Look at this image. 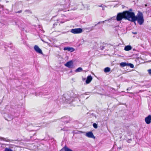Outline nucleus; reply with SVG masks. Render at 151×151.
Returning a JSON list of instances; mask_svg holds the SVG:
<instances>
[{
    "mask_svg": "<svg viewBox=\"0 0 151 151\" xmlns=\"http://www.w3.org/2000/svg\"><path fill=\"white\" fill-rule=\"evenodd\" d=\"M129 21L134 22L135 24V21H137L139 25H142L144 22L143 16L142 12L138 11L137 16H135L134 13L131 12L130 14Z\"/></svg>",
    "mask_w": 151,
    "mask_h": 151,
    "instance_id": "obj_1",
    "label": "nucleus"
},
{
    "mask_svg": "<svg viewBox=\"0 0 151 151\" xmlns=\"http://www.w3.org/2000/svg\"><path fill=\"white\" fill-rule=\"evenodd\" d=\"M131 12L129 11H124L122 12H119L117 14V15L116 17L114 16L111 18V19H113L115 20L116 19L117 21H121L123 19H125L130 20V14Z\"/></svg>",
    "mask_w": 151,
    "mask_h": 151,
    "instance_id": "obj_2",
    "label": "nucleus"
},
{
    "mask_svg": "<svg viewBox=\"0 0 151 151\" xmlns=\"http://www.w3.org/2000/svg\"><path fill=\"white\" fill-rule=\"evenodd\" d=\"M70 32L74 34H80L83 32V30L81 28H78L72 29Z\"/></svg>",
    "mask_w": 151,
    "mask_h": 151,
    "instance_id": "obj_3",
    "label": "nucleus"
},
{
    "mask_svg": "<svg viewBox=\"0 0 151 151\" xmlns=\"http://www.w3.org/2000/svg\"><path fill=\"white\" fill-rule=\"evenodd\" d=\"M4 116L6 120L8 121H10L12 120L14 117V116L10 114H7L5 113L4 114Z\"/></svg>",
    "mask_w": 151,
    "mask_h": 151,
    "instance_id": "obj_4",
    "label": "nucleus"
},
{
    "mask_svg": "<svg viewBox=\"0 0 151 151\" xmlns=\"http://www.w3.org/2000/svg\"><path fill=\"white\" fill-rule=\"evenodd\" d=\"M34 48L35 51L36 52H37L40 54H43L42 50L37 45H35Z\"/></svg>",
    "mask_w": 151,
    "mask_h": 151,
    "instance_id": "obj_5",
    "label": "nucleus"
},
{
    "mask_svg": "<svg viewBox=\"0 0 151 151\" xmlns=\"http://www.w3.org/2000/svg\"><path fill=\"white\" fill-rule=\"evenodd\" d=\"M47 93H48V92H46V91H45L39 92L38 93H36L35 96H36L42 97L43 95H47Z\"/></svg>",
    "mask_w": 151,
    "mask_h": 151,
    "instance_id": "obj_6",
    "label": "nucleus"
},
{
    "mask_svg": "<svg viewBox=\"0 0 151 151\" xmlns=\"http://www.w3.org/2000/svg\"><path fill=\"white\" fill-rule=\"evenodd\" d=\"M86 136L89 138H93L94 139L95 138V137L93 135L92 132L91 131L86 133Z\"/></svg>",
    "mask_w": 151,
    "mask_h": 151,
    "instance_id": "obj_7",
    "label": "nucleus"
},
{
    "mask_svg": "<svg viewBox=\"0 0 151 151\" xmlns=\"http://www.w3.org/2000/svg\"><path fill=\"white\" fill-rule=\"evenodd\" d=\"M73 62L72 60H70L68 62L65 64V66L69 68H71L73 65Z\"/></svg>",
    "mask_w": 151,
    "mask_h": 151,
    "instance_id": "obj_8",
    "label": "nucleus"
},
{
    "mask_svg": "<svg viewBox=\"0 0 151 151\" xmlns=\"http://www.w3.org/2000/svg\"><path fill=\"white\" fill-rule=\"evenodd\" d=\"M145 121L146 124H150L151 122V115H149L145 118Z\"/></svg>",
    "mask_w": 151,
    "mask_h": 151,
    "instance_id": "obj_9",
    "label": "nucleus"
},
{
    "mask_svg": "<svg viewBox=\"0 0 151 151\" xmlns=\"http://www.w3.org/2000/svg\"><path fill=\"white\" fill-rule=\"evenodd\" d=\"M92 77L90 75L87 76L86 80V84H89L92 80Z\"/></svg>",
    "mask_w": 151,
    "mask_h": 151,
    "instance_id": "obj_10",
    "label": "nucleus"
},
{
    "mask_svg": "<svg viewBox=\"0 0 151 151\" xmlns=\"http://www.w3.org/2000/svg\"><path fill=\"white\" fill-rule=\"evenodd\" d=\"M63 50H68L70 52H73L74 51V49L72 47H65L64 48Z\"/></svg>",
    "mask_w": 151,
    "mask_h": 151,
    "instance_id": "obj_11",
    "label": "nucleus"
},
{
    "mask_svg": "<svg viewBox=\"0 0 151 151\" xmlns=\"http://www.w3.org/2000/svg\"><path fill=\"white\" fill-rule=\"evenodd\" d=\"M0 139L1 140H3L8 142H11L13 141V140L9 139L7 138H4L1 137H0Z\"/></svg>",
    "mask_w": 151,
    "mask_h": 151,
    "instance_id": "obj_12",
    "label": "nucleus"
},
{
    "mask_svg": "<svg viewBox=\"0 0 151 151\" xmlns=\"http://www.w3.org/2000/svg\"><path fill=\"white\" fill-rule=\"evenodd\" d=\"M106 21H107V20H105L103 21L99 22L97 24H95L94 25V27L93 26L91 27L88 28V29H89L90 30V31H92L93 29H92V28H93L94 27L96 26L98 24H100L101 23H104V22H105Z\"/></svg>",
    "mask_w": 151,
    "mask_h": 151,
    "instance_id": "obj_13",
    "label": "nucleus"
},
{
    "mask_svg": "<svg viewBox=\"0 0 151 151\" xmlns=\"http://www.w3.org/2000/svg\"><path fill=\"white\" fill-rule=\"evenodd\" d=\"M65 3L64 4L63 7L65 8H66L67 6H68L70 5V1L69 0H65Z\"/></svg>",
    "mask_w": 151,
    "mask_h": 151,
    "instance_id": "obj_14",
    "label": "nucleus"
},
{
    "mask_svg": "<svg viewBox=\"0 0 151 151\" xmlns=\"http://www.w3.org/2000/svg\"><path fill=\"white\" fill-rule=\"evenodd\" d=\"M132 49V47L130 45H127L124 47V50L127 51H129Z\"/></svg>",
    "mask_w": 151,
    "mask_h": 151,
    "instance_id": "obj_15",
    "label": "nucleus"
},
{
    "mask_svg": "<svg viewBox=\"0 0 151 151\" xmlns=\"http://www.w3.org/2000/svg\"><path fill=\"white\" fill-rule=\"evenodd\" d=\"M65 97L66 98V99L67 100V102H68V103H70L72 102L73 101H74V98L70 97L69 98H66V96H65ZM75 99V98H74Z\"/></svg>",
    "mask_w": 151,
    "mask_h": 151,
    "instance_id": "obj_16",
    "label": "nucleus"
},
{
    "mask_svg": "<svg viewBox=\"0 0 151 151\" xmlns=\"http://www.w3.org/2000/svg\"><path fill=\"white\" fill-rule=\"evenodd\" d=\"M63 149H64L65 151H73L72 150L67 147L66 145L61 150H62Z\"/></svg>",
    "mask_w": 151,
    "mask_h": 151,
    "instance_id": "obj_17",
    "label": "nucleus"
},
{
    "mask_svg": "<svg viewBox=\"0 0 151 151\" xmlns=\"http://www.w3.org/2000/svg\"><path fill=\"white\" fill-rule=\"evenodd\" d=\"M111 70L110 68L109 67L105 68L104 69V72L105 73H108Z\"/></svg>",
    "mask_w": 151,
    "mask_h": 151,
    "instance_id": "obj_18",
    "label": "nucleus"
},
{
    "mask_svg": "<svg viewBox=\"0 0 151 151\" xmlns=\"http://www.w3.org/2000/svg\"><path fill=\"white\" fill-rule=\"evenodd\" d=\"M127 63L125 62H122L120 64V66L122 67H125L127 66Z\"/></svg>",
    "mask_w": 151,
    "mask_h": 151,
    "instance_id": "obj_19",
    "label": "nucleus"
},
{
    "mask_svg": "<svg viewBox=\"0 0 151 151\" xmlns=\"http://www.w3.org/2000/svg\"><path fill=\"white\" fill-rule=\"evenodd\" d=\"M83 70L82 68L81 67L78 68L75 70V72H81Z\"/></svg>",
    "mask_w": 151,
    "mask_h": 151,
    "instance_id": "obj_20",
    "label": "nucleus"
},
{
    "mask_svg": "<svg viewBox=\"0 0 151 151\" xmlns=\"http://www.w3.org/2000/svg\"><path fill=\"white\" fill-rule=\"evenodd\" d=\"M127 66H129L131 68H133L134 67V65L132 63H128Z\"/></svg>",
    "mask_w": 151,
    "mask_h": 151,
    "instance_id": "obj_21",
    "label": "nucleus"
},
{
    "mask_svg": "<svg viewBox=\"0 0 151 151\" xmlns=\"http://www.w3.org/2000/svg\"><path fill=\"white\" fill-rule=\"evenodd\" d=\"M4 151H13L12 150L8 148H6L5 149Z\"/></svg>",
    "mask_w": 151,
    "mask_h": 151,
    "instance_id": "obj_22",
    "label": "nucleus"
},
{
    "mask_svg": "<svg viewBox=\"0 0 151 151\" xmlns=\"http://www.w3.org/2000/svg\"><path fill=\"white\" fill-rule=\"evenodd\" d=\"M93 125L94 128L95 129H96L98 127L97 124L95 123H93Z\"/></svg>",
    "mask_w": 151,
    "mask_h": 151,
    "instance_id": "obj_23",
    "label": "nucleus"
},
{
    "mask_svg": "<svg viewBox=\"0 0 151 151\" xmlns=\"http://www.w3.org/2000/svg\"><path fill=\"white\" fill-rule=\"evenodd\" d=\"M148 73L150 76H151V69H149L147 70Z\"/></svg>",
    "mask_w": 151,
    "mask_h": 151,
    "instance_id": "obj_24",
    "label": "nucleus"
},
{
    "mask_svg": "<svg viewBox=\"0 0 151 151\" xmlns=\"http://www.w3.org/2000/svg\"><path fill=\"white\" fill-rule=\"evenodd\" d=\"M100 49L102 50H103L104 48V47L103 46H101L100 47Z\"/></svg>",
    "mask_w": 151,
    "mask_h": 151,
    "instance_id": "obj_25",
    "label": "nucleus"
},
{
    "mask_svg": "<svg viewBox=\"0 0 151 151\" xmlns=\"http://www.w3.org/2000/svg\"><path fill=\"white\" fill-rule=\"evenodd\" d=\"M132 140V139H128L127 140V142H128V143H130V141H131Z\"/></svg>",
    "mask_w": 151,
    "mask_h": 151,
    "instance_id": "obj_26",
    "label": "nucleus"
},
{
    "mask_svg": "<svg viewBox=\"0 0 151 151\" xmlns=\"http://www.w3.org/2000/svg\"><path fill=\"white\" fill-rule=\"evenodd\" d=\"M25 12H29L31 14L32 13V12H30V11L29 10H26L25 11Z\"/></svg>",
    "mask_w": 151,
    "mask_h": 151,
    "instance_id": "obj_27",
    "label": "nucleus"
},
{
    "mask_svg": "<svg viewBox=\"0 0 151 151\" xmlns=\"http://www.w3.org/2000/svg\"><path fill=\"white\" fill-rule=\"evenodd\" d=\"M4 6L3 5H1L0 4V8H2V9H3L4 8Z\"/></svg>",
    "mask_w": 151,
    "mask_h": 151,
    "instance_id": "obj_28",
    "label": "nucleus"
},
{
    "mask_svg": "<svg viewBox=\"0 0 151 151\" xmlns=\"http://www.w3.org/2000/svg\"><path fill=\"white\" fill-rule=\"evenodd\" d=\"M22 10H21L17 12H16V13H21L22 12Z\"/></svg>",
    "mask_w": 151,
    "mask_h": 151,
    "instance_id": "obj_29",
    "label": "nucleus"
},
{
    "mask_svg": "<svg viewBox=\"0 0 151 151\" xmlns=\"http://www.w3.org/2000/svg\"><path fill=\"white\" fill-rule=\"evenodd\" d=\"M82 78H83L82 80L83 81H84L86 80V78H83V77H82Z\"/></svg>",
    "mask_w": 151,
    "mask_h": 151,
    "instance_id": "obj_30",
    "label": "nucleus"
},
{
    "mask_svg": "<svg viewBox=\"0 0 151 151\" xmlns=\"http://www.w3.org/2000/svg\"><path fill=\"white\" fill-rule=\"evenodd\" d=\"M64 122L65 123H68V121L67 120H66V121H64Z\"/></svg>",
    "mask_w": 151,
    "mask_h": 151,
    "instance_id": "obj_31",
    "label": "nucleus"
},
{
    "mask_svg": "<svg viewBox=\"0 0 151 151\" xmlns=\"http://www.w3.org/2000/svg\"><path fill=\"white\" fill-rule=\"evenodd\" d=\"M132 10L131 9H130L128 11H129L130 12H131Z\"/></svg>",
    "mask_w": 151,
    "mask_h": 151,
    "instance_id": "obj_32",
    "label": "nucleus"
},
{
    "mask_svg": "<svg viewBox=\"0 0 151 151\" xmlns=\"http://www.w3.org/2000/svg\"><path fill=\"white\" fill-rule=\"evenodd\" d=\"M61 130H63V131H65V130H64V128H63V129H61Z\"/></svg>",
    "mask_w": 151,
    "mask_h": 151,
    "instance_id": "obj_33",
    "label": "nucleus"
},
{
    "mask_svg": "<svg viewBox=\"0 0 151 151\" xmlns=\"http://www.w3.org/2000/svg\"><path fill=\"white\" fill-rule=\"evenodd\" d=\"M12 44V43H10V44H8V45H11Z\"/></svg>",
    "mask_w": 151,
    "mask_h": 151,
    "instance_id": "obj_34",
    "label": "nucleus"
},
{
    "mask_svg": "<svg viewBox=\"0 0 151 151\" xmlns=\"http://www.w3.org/2000/svg\"><path fill=\"white\" fill-rule=\"evenodd\" d=\"M99 6V7H103V6H102V5H101V6Z\"/></svg>",
    "mask_w": 151,
    "mask_h": 151,
    "instance_id": "obj_35",
    "label": "nucleus"
},
{
    "mask_svg": "<svg viewBox=\"0 0 151 151\" xmlns=\"http://www.w3.org/2000/svg\"><path fill=\"white\" fill-rule=\"evenodd\" d=\"M7 46H8L9 47H10V48H11L12 47V46H9V45H7Z\"/></svg>",
    "mask_w": 151,
    "mask_h": 151,
    "instance_id": "obj_36",
    "label": "nucleus"
},
{
    "mask_svg": "<svg viewBox=\"0 0 151 151\" xmlns=\"http://www.w3.org/2000/svg\"><path fill=\"white\" fill-rule=\"evenodd\" d=\"M101 27H98V28L99 29H100L101 28Z\"/></svg>",
    "mask_w": 151,
    "mask_h": 151,
    "instance_id": "obj_37",
    "label": "nucleus"
},
{
    "mask_svg": "<svg viewBox=\"0 0 151 151\" xmlns=\"http://www.w3.org/2000/svg\"><path fill=\"white\" fill-rule=\"evenodd\" d=\"M132 33L134 34H136L137 33V32H133Z\"/></svg>",
    "mask_w": 151,
    "mask_h": 151,
    "instance_id": "obj_38",
    "label": "nucleus"
},
{
    "mask_svg": "<svg viewBox=\"0 0 151 151\" xmlns=\"http://www.w3.org/2000/svg\"><path fill=\"white\" fill-rule=\"evenodd\" d=\"M103 7V8H102V10H104V8L103 7Z\"/></svg>",
    "mask_w": 151,
    "mask_h": 151,
    "instance_id": "obj_39",
    "label": "nucleus"
},
{
    "mask_svg": "<svg viewBox=\"0 0 151 151\" xmlns=\"http://www.w3.org/2000/svg\"><path fill=\"white\" fill-rule=\"evenodd\" d=\"M94 116L95 117V118H96V115H95Z\"/></svg>",
    "mask_w": 151,
    "mask_h": 151,
    "instance_id": "obj_40",
    "label": "nucleus"
},
{
    "mask_svg": "<svg viewBox=\"0 0 151 151\" xmlns=\"http://www.w3.org/2000/svg\"><path fill=\"white\" fill-rule=\"evenodd\" d=\"M129 90V88H128L127 89V91H128Z\"/></svg>",
    "mask_w": 151,
    "mask_h": 151,
    "instance_id": "obj_41",
    "label": "nucleus"
},
{
    "mask_svg": "<svg viewBox=\"0 0 151 151\" xmlns=\"http://www.w3.org/2000/svg\"><path fill=\"white\" fill-rule=\"evenodd\" d=\"M55 25V24H53V25L54 26V25Z\"/></svg>",
    "mask_w": 151,
    "mask_h": 151,
    "instance_id": "obj_42",
    "label": "nucleus"
},
{
    "mask_svg": "<svg viewBox=\"0 0 151 151\" xmlns=\"http://www.w3.org/2000/svg\"><path fill=\"white\" fill-rule=\"evenodd\" d=\"M9 2V1H6V3H8Z\"/></svg>",
    "mask_w": 151,
    "mask_h": 151,
    "instance_id": "obj_43",
    "label": "nucleus"
},
{
    "mask_svg": "<svg viewBox=\"0 0 151 151\" xmlns=\"http://www.w3.org/2000/svg\"><path fill=\"white\" fill-rule=\"evenodd\" d=\"M65 118V117H63V119H64V118Z\"/></svg>",
    "mask_w": 151,
    "mask_h": 151,
    "instance_id": "obj_44",
    "label": "nucleus"
},
{
    "mask_svg": "<svg viewBox=\"0 0 151 151\" xmlns=\"http://www.w3.org/2000/svg\"><path fill=\"white\" fill-rule=\"evenodd\" d=\"M112 89H114H114L113 88H112Z\"/></svg>",
    "mask_w": 151,
    "mask_h": 151,
    "instance_id": "obj_45",
    "label": "nucleus"
},
{
    "mask_svg": "<svg viewBox=\"0 0 151 151\" xmlns=\"http://www.w3.org/2000/svg\"><path fill=\"white\" fill-rule=\"evenodd\" d=\"M2 145H5V144H2Z\"/></svg>",
    "mask_w": 151,
    "mask_h": 151,
    "instance_id": "obj_46",
    "label": "nucleus"
},
{
    "mask_svg": "<svg viewBox=\"0 0 151 151\" xmlns=\"http://www.w3.org/2000/svg\"><path fill=\"white\" fill-rule=\"evenodd\" d=\"M147 6V5H145V6Z\"/></svg>",
    "mask_w": 151,
    "mask_h": 151,
    "instance_id": "obj_47",
    "label": "nucleus"
}]
</instances>
